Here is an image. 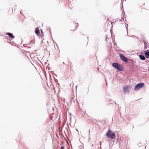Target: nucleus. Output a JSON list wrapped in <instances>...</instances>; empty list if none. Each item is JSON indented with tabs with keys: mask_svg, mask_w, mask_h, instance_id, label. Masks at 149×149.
<instances>
[{
	"mask_svg": "<svg viewBox=\"0 0 149 149\" xmlns=\"http://www.w3.org/2000/svg\"><path fill=\"white\" fill-rule=\"evenodd\" d=\"M144 84L143 83H140L137 84L135 85L134 89L135 91H137L144 86Z\"/></svg>",
	"mask_w": 149,
	"mask_h": 149,
	"instance_id": "nucleus-3",
	"label": "nucleus"
},
{
	"mask_svg": "<svg viewBox=\"0 0 149 149\" xmlns=\"http://www.w3.org/2000/svg\"><path fill=\"white\" fill-rule=\"evenodd\" d=\"M60 149H64V147L63 146H61Z\"/></svg>",
	"mask_w": 149,
	"mask_h": 149,
	"instance_id": "nucleus-11",
	"label": "nucleus"
},
{
	"mask_svg": "<svg viewBox=\"0 0 149 149\" xmlns=\"http://www.w3.org/2000/svg\"><path fill=\"white\" fill-rule=\"evenodd\" d=\"M77 86H76V88H77Z\"/></svg>",
	"mask_w": 149,
	"mask_h": 149,
	"instance_id": "nucleus-21",
	"label": "nucleus"
},
{
	"mask_svg": "<svg viewBox=\"0 0 149 149\" xmlns=\"http://www.w3.org/2000/svg\"><path fill=\"white\" fill-rule=\"evenodd\" d=\"M140 58L142 60H144L145 59V57L143 55H140L139 56Z\"/></svg>",
	"mask_w": 149,
	"mask_h": 149,
	"instance_id": "nucleus-8",
	"label": "nucleus"
},
{
	"mask_svg": "<svg viewBox=\"0 0 149 149\" xmlns=\"http://www.w3.org/2000/svg\"><path fill=\"white\" fill-rule=\"evenodd\" d=\"M79 149H84L83 145V144H82L80 146H79Z\"/></svg>",
	"mask_w": 149,
	"mask_h": 149,
	"instance_id": "nucleus-10",
	"label": "nucleus"
},
{
	"mask_svg": "<svg viewBox=\"0 0 149 149\" xmlns=\"http://www.w3.org/2000/svg\"><path fill=\"white\" fill-rule=\"evenodd\" d=\"M130 88V87L128 86H125L123 87V90L124 92L125 93L127 92H129V89Z\"/></svg>",
	"mask_w": 149,
	"mask_h": 149,
	"instance_id": "nucleus-5",
	"label": "nucleus"
},
{
	"mask_svg": "<svg viewBox=\"0 0 149 149\" xmlns=\"http://www.w3.org/2000/svg\"><path fill=\"white\" fill-rule=\"evenodd\" d=\"M113 23V22H111V24H112Z\"/></svg>",
	"mask_w": 149,
	"mask_h": 149,
	"instance_id": "nucleus-17",
	"label": "nucleus"
},
{
	"mask_svg": "<svg viewBox=\"0 0 149 149\" xmlns=\"http://www.w3.org/2000/svg\"><path fill=\"white\" fill-rule=\"evenodd\" d=\"M125 1H126V0H125Z\"/></svg>",
	"mask_w": 149,
	"mask_h": 149,
	"instance_id": "nucleus-23",
	"label": "nucleus"
},
{
	"mask_svg": "<svg viewBox=\"0 0 149 149\" xmlns=\"http://www.w3.org/2000/svg\"><path fill=\"white\" fill-rule=\"evenodd\" d=\"M119 56L120 58L124 62L127 63L128 62V58L125 57L123 55L120 54Z\"/></svg>",
	"mask_w": 149,
	"mask_h": 149,
	"instance_id": "nucleus-4",
	"label": "nucleus"
},
{
	"mask_svg": "<svg viewBox=\"0 0 149 149\" xmlns=\"http://www.w3.org/2000/svg\"><path fill=\"white\" fill-rule=\"evenodd\" d=\"M112 66L115 69H117L119 71H123L124 70V68L122 66L116 63H113Z\"/></svg>",
	"mask_w": 149,
	"mask_h": 149,
	"instance_id": "nucleus-1",
	"label": "nucleus"
},
{
	"mask_svg": "<svg viewBox=\"0 0 149 149\" xmlns=\"http://www.w3.org/2000/svg\"><path fill=\"white\" fill-rule=\"evenodd\" d=\"M39 32V29L37 27L35 29V33L37 34L38 35Z\"/></svg>",
	"mask_w": 149,
	"mask_h": 149,
	"instance_id": "nucleus-9",
	"label": "nucleus"
},
{
	"mask_svg": "<svg viewBox=\"0 0 149 149\" xmlns=\"http://www.w3.org/2000/svg\"><path fill=\"white\" fill-rule=\"evenodd\" d=\"M41 33H43V32L42 31V29L41 30Z\"/></svg>",
	"mask_w": 149,
	"mask_h": 149,
	"instance_id": "nucleus-14",
	"label": "nucleus"
},
{
	"mask_svg": "<svg viewBox=\"0 0 149 149\" xmlns=\"http://www.w3.org/2000/svg\"><path fill=\"white\" fill-rule=\"evenodd\" d=\"M145 44H146V43H145V42H144V45H145Z\"/></svg>",
	"mask_w": 149,
	"mask_h": 149,
	"instance_id": "nucleus-18",
	"label": "nucleus"
},
{
	"mask_svg": "<svg viewBox=\"0 0 149 149\" xmlns=\"http://www.w3.org/2000/svg\"><path fill=\"white\" fill-rule=\"evenodd\" d=\"M126 28L127 29V27L126 26Z\"/></svg>",
	"mask_w": 149,
	"mask_h": 149,
	"instance_id": "nucleus-16",
	"label": "nucleus"
},
{
	"mask_svg": "<svg viewBox=\"0 0 149 149\" xmlns=\"http://www.w3.org/2000/svg\"><path fill=\"white\" fill-rule=\"evenodd\" d=\"M100 145H101V142H100Z\"/></svg>",
	"mask_w": 149,
	"mask_h": 149,
	"instance_id": "nucleus-19",
	"label": "nucleus"
},
{
	"mask_svg": "<svg viewBox=\"0 0 149 149\" xmlns=\"http://www.w3.org/2000/svg\"><path fill=\"white\" fill-rule=\"evenodd\" d=\"M147 48V47H146V46L145 45V49H146Z\"/></svg>",
	"mask_w": 149,
	"mask_h": 149,
	"instance_id": "nucleus-15",
	"label": "nucleus"
},
{
	"mask_svg": "<svg viewBox=\"0 0 149 149\" xmlns=\"http://www.w3.org/2000/svg\"><path fill=\"white\" fill-rule=\"evenodd\" d=\"M106 136L108 138H110L112 139L116 138L115 134L111 130H109L106 134Z\"/></svg>",
	"mask_w": 149,
	"mask_h": 149,
	"instance_id": "nucleus-2",
	"label": "nucleus"
},
{
	"mask_svg": "<svg viewBox=\"0 0 149 149\" xmlns=\"http://www.w3.org/2000/svg\"><path fill=\"white\" fill-rule=\"evenodd\" d=\"M144 54L146 58H149V49L145 51Z\"/></svg>",
	"mask_w": 149,
	"mask_h": 149,
	"instance_id": "nucleus-6",
	"label": "nucleus"
},
{
	"mask_svg": "<svg viewBox=\"0 0 149 149\" xmlns=\"http://www.w3.org/2000/svg\"><path fill=\"white\" fill-rule=\"evenodd\" d=\"M77 25L78 26V23L77 24Z\"/></svg>",
	"mask_w": 149,
	"mask_h": 149,
	"instance_id": "nucleus-20",
	"label": "nucleus"
},
{
	"mask_svg": "<svg viewBox=\"0 0 149 149\" xmlns=\"http://www.w3.org/2000/svg\"><path fill=\"white\" fill-rule=\"evenodd\" d=\"M127 26H128V24H127Z\"/></svg>",
	"mask_w": 149,
	"mask_h": 149,
	"instance_id": "nucleus-22",
	"label": "nucleus"
},
{
	"mask_svg": "<svg viewBox=\"0 0 149 149\" xmlns=\"http://www.w3.org/2000/svg\"><path fill=\"white\" fill-rule=\"evenodd\" d=\"M120 21L121 22L124 21V19L123 18H121L120 19Z\"/></svg>",
	"mask_w": 149,
	"mask_h": 149,
	"instance_id": "nucleus-12",
	"label": "nucleus"
},
{
	"mask_svg": "<svg viewBox=\"0 0 149 149\" xmlns=\"http://www.w3.org/2000/svg\"><path fill=\"white\" fill-rule=\"evenodd\" d=\"M7 35H8V36H9V37L10 38H14V36H13V35L11 33H6V34Z\"/></svg>",
	"mask_w": 149,
	"mask_h": 149,
	"instance_id": "nucleus-7",
	"label": "nucleus"
},
{
	"mask_svg": "<svg viewBox=\"0 0 149 149\" xmlns=\"http://www.w3.org/2000/svg\"><path fill=\"white\" fill-rule=\"evenodd\" d=\"M108 39L107 38V35L106 36V40L107 41V39Z\"/></svg>",
	"mask_w": 149,
	"mask_h": 149,
	"instance_id": "nucleus-13",
	"label": "nucleus"
}]
</instances>
